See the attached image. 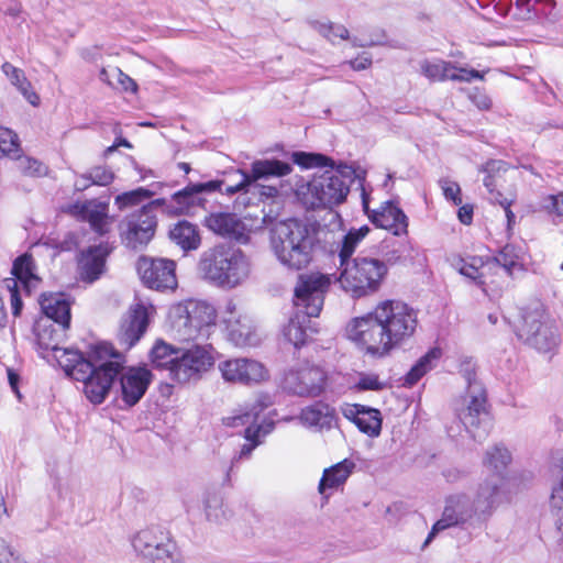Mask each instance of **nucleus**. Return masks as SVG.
<instances>
[{"label":"nucleus","instance_id":"obj_1","mask_svg":"<svg viewBox=\"0 0 563 563\" xmlns=\"http://www.w3.org/2000/svg\"><path fill=\"white\" fill-rule=\"evenodd\" d=\"M68 328L49 319H40L34 328L36 343L41 350L54 352V357L67 376L84 383V393L91 402L101 404L118 374L121 358L112 353V346L108 343L96 344L88 358L79 351L59 347Z\"/></svg>","mask_w":563,"mask_h":563},{"label":"nucleus","instance_id":"obj_2","mask_svg":"<svg viewBox=\"0 0 563 563\" xmlns=\"http://www.w3.org/2000/svg\"><path fill=\"white\" fill-rule=\"evenodd\" d=\"M354 178V168L341 163L332 170L314 176L310 181L296 176L294 190L297 199L307 209H331L345 201Z\"/></svg>","mask_w":563,"mask_h":563},{"label":"nucleus","instance_id":"obj_3","mask_svg":"<svg viewBox=\"0 0 563 563\" xmlns=\"http://www.w3.org/2000/svg\"><path fill=\"white\" fill-rule=\"evenodd\" d=\"M331 283L330 275L319 272L298 276L294 290V305L297 312L283 330L284 338L295 347L303 345L307 340L305 319L301 320L300 314L307 318L320 314L324 303V296Z\"/></svg>","mask_w":563,"mask_h":563},{"label":"nucleus","instance_id":"obj_4","mask_svg":"<svg viewBox=\"0 0 563 563\" xmlns=\"http://www.w3.org/2000/svg\"><path fill=\"white\" fill-rule=\"evenodd\" d=\"M198 269L208 283L233 289L249 278L251 262L240 249L221 243L202 252Z\"/></svg>","mask_w":563,"mask_h":563},{"label":"nucleus","instance_id":"obj_5","mask_svg":"<svg viewBox=\"0 0 563 563\" xmlns=\"http://www.w3.org/2000/svg\"><path fill=\"white\" fill-rule=\"evenodd\" d=\"M271 246L279 263L294 271L306 268L312 261L314 239L298 220L288 219L275 224Z\"/></svg>","mask_w":563,"mask_h":563},{"label":"nucleus","instance_id":"obj_6","mask_svg":"<svg viewBox=\"0 0 563 563\" xmlns=\"http://www.w3.org/2000/svg\"><path fill=\"white\" fill-rule=\"evenodd\" d=\"M388 274L385 261L360 254L350 261L341 263L338 278L341 288L352 298H363L376 294Z\"/></svg>","mask_w":563,"mask_h":563},{"label":"nucleus","instance_id":"obj_7","mask_svg":"<svg viewBox=\"0 0 563 563\" xmlns=\"http://www.w3.org/2000/svg\"><path fill=\"white\" fill-rule=\"evenodd\" d=\"M516 334L523 344L541 354H553L560 345V333L555 322L539 300L521 309Z\"/></svg>","mask_w":563,"mask_h":563},{"label":"nucleus","instance_id":"obj_8","mask_svg":"<svg viewBox=\"0 0 563 563\" xmlns=\"http://www.w3.org/2000/svg\"><path fill=\"white\" fill-rule=\"evenodd\" d=\"M494 492L495 488H488L486 483L479 485L474 500H471L465 494H455L448 497L442 517L433 525L423 545L429 544L438 532L464 523L476 515L488 512L497 501Z\"/></svg>","mask_w":563,"mask_h":563},{"label":"nucleus","instance_id":"obj_9","mask_svg":"<svg viewBox=\"0 0 563 563\" xmlns=\"http://www.w3.org/2000/svg\"><path fill=\"white\" fill-rule=\"evenodd\" d=\"M169 322L173 335L180 341L207 338L216 323V309L205 301L187 300L172 307Z\"/></svg>","mask_w":563,"mask_h":563},{"label":"nucleus","instance_id":"obj_10","mask_svg":"<svg viewBox=\"0 0 563 563\" xmlns=\"http://www.w3.org/2000/svg\"><path fill=\"white\" fill-rule=\"evenodd\" d=\"M376 318L382 323L391 351L409 340L418 327L417 311L400 300H383L376 305Z\"/></svg>","mask_w":563,"mask_h":563},{"label":"nucleus","instance_id":"obj_11","mask_svg":"<svg viewBox=\"0 0 563 563\" xmlns=\"http://www.w3.org/2000/svg\"><path fill=\"white\" fill-rule=\"evenodd\" d=\"M467 390L457 408V417L475 441H483L489 433L490 421L486 407V391L472 373H467Z\"/></svg>","mask_w":563,"mask_h":563},{"label":"nucleus","instance_id":"obj_12","mask_svg":"<svg viewBox=\"0 0 563 563\" xmlns=\"http://www.w3.org/2000/svg\"><path fill=\"white\" fill-rule=\"evenodd\" d=\"M131 544L145 563H176L178 560L175 541L167 531L156 526L137 531Z\"/></svg>","mask_w":563,"mask_h":563},{"label":"nucleus","instance_id":"obj_13","mask_svg":"<svg viewBox=\"0 0 563 563\" xmlns=\"http://www.w3.org/2000/svg\"><path fill=\"white\" fill-rule=\"evenodd\" d=\"M346 336L371 355L382 357L390 352L382 323L376 318V307L373 311L350 320Z\"/></svg>","mask_w":563,"mask_h":563},{"label":"nucleus","instance_id":"obj_14","mask_svg":"<svg viewBox=\"0 0 563 563\" xmlns=\"http://www.w3.org/2000/svg\"><path fill=\"white\" fill-rule=\"evenodd\" d=\"M327 385V373L309 362L298 363L287 369L282 382L283 388L299 397H318Z\"/></svg>","mask_w":563,"mask_h":563},{"label":"nucleus","instance_id":"obj_15","mask_svg":"<svg viewBox=\"0 0 563 563\" xmlns=\"http://www.w3.org/2000/svg\"><path fill=\"white\" fill-rule=\"evenodd\" d=\"M214 364L210 345L195 344L180 349L176 364L172 366L170 379L177 384L198 380Z\"/></svg>","mask_w":563,"mask_h":563},{"label":"nucleus","instance_id":"obj_16","mask_svg":"<svg viewBox=\"0 0 563 563\" xmlns=\"http://www.w3.org/2000/svg\"><path fill=\"white\" fill-rule=\"evenodd\" d=\"M163 203L162 199L142 207L139 211L125 217L120 225V236L128 247L136 250L145 246L154 236L156 219L152 214V205Z\"/></svg>","mask_w":563,"mask_h":563},{"label":"nucleus","instance_id":"obj_17","mask_svg":"<svg viewBox=\"0 0 563 563\" xmlns=\"http://www.w3.org/2000/svg\"><path fill=\"white\" fill-rule=\"evenodd\" d=\"M34 261L31 255L23 254L15 258L12 265V275L14 277L4 278L1 283V289L7 291L10 299L12 314L19 317L22 311V299L19 291L18 282H21L24 289L29 292L32 288L36 287L40 278L34 273Z\"/></svg>","mask_w":563,"mask_h":563},{"label":"nucleus","instance_id":"obj_18","mask_svg":"<svg viewBox=\"0 0 563 563\" xmlns=\"http://www.w3.org/2000/svg\"><path fill=\"white\" fill-rule=\"evenodd\" d=\"M176 263L168 258L142 257L137 263L139 275L148 288L175 289L177 286Z\"/></svg>","mask_w":563,"mask_h":563},{"label":"nucleus","instance_id":"obj_19","mask_svg":"<svg viewBox=\"0 0 563 563\" xmlns=\"http://www.w3.org/2000/svg\"><path fill=\"white\" fill-rule=\"evenodd\" d=\"M218 368L228 383L252 385L268 378V371L258 361L246 357L230 358L220 362Z\"/></svg>","mask_w":563,"mask_h":563},{"label":"nucleus","instance_id":"obj_20","mask_svg":"<svg viewBox=\"0 0 563 563\" xmlns=\"http://www.w3.org/2000/svg\"><path fill=\"white\" fill-rule=\"evenodd\" d=\"M479 172L486 174L483 179V184L489 194V199L490 201L498 203L505 210L507 224L510 229L516 221V216L510 209L511 205L516 200V192L510 191L507 194V196H504L497 189L500 186L503 174L506 172V164L503 161L492 159L483 165L479 168Z\"/></svg>","mask_w":563,"mask_h":563},{"label":"nucleus","instance_id":"obj_21","mask_svg":"<svg viewBox=\"0 0 563 563\" xmlns=\"http://www.w3.org/2000/svg\"><path fill=\"white\" fill-rule=\"evenodd\" d=\"M154 312L152 305L139 302L131 306L119 330V339L126 349L132 347L144 335Z\"/></svg>","mask_w":563,"mask_h":563},{"label":"nucleus","instance_id":"obj_22","mask_svg":"<svg viewBox=\"0 0 563 563\" xmlns=\"http://www.w3.org/2000/svg\"><path fill=\"white\" fill-rule=\"evenodd\" d=\"M112 353L119 355L121 358L120 368L118 371V374L113 378L121 374L120 388L122 400L128 406H134L141 400V398L145 394L152 380V373L146 367H131L122 373L124 360L122 355L114 352L113 349ZM113 380L114 379H112L111 385L113 384Z\"/></svg>","mask_w":563,"mask_h":563},{"label":"nucleus","instance_id":"obj_23","mask_svg":"<svg viewBox=\"0 0 563 563\" xmlns=\"http://www.w3.org/2000/svg\"><path fill=\"white\" fill-rule=\"evenodd\" d=\"M63 211L81 221H87L90 228L100 235L109 231L111 220L108 203L106 202L98 201L97 199L78 201L64 207Z\"/></svg>","mask_w":563,"mask_h":563},{"label":"nucleus","instance_id":"obj_24","mask_svg":"<svg viewBox=\"0 0 563 563\" xmlns=\"http://www.w3.org/2000/svg\"><path fill=\"white\" fill-rule=\"evenodd\" d=\"M223 323L229 340L236 346L253 345L256 338L251 319L232 301L225 306Z\"/></svg>","mask_w":563,"mask_h":563},{"label":"nucleus","instance_id":"obj_25","mask_svg":"<svg viewBox=\"0 0 563 563\" xmlns=\"http://www.w3.org/2000/svg\"><path fill=\"white\" fill-rule=\"evenodd\" d=\"M292 172V166L278 159H257L251 165V173L241 172V180L234 186L227 189L233 194L241 191L252 183L269 177H284Z\"/></svg>","mask_w":563,"mask_h":563},{"label":"nucleus","instance_id":"obj_26","mask_svg":"<svg viewBox=\"0 0 563 563\" xmlns=\"http://www.w3.org/2000/svg\"><path fill=\"white\" fill-rule=\"evenodd\" d=\"M511 462V454L507 448L497 444L489 448L484 455L483 464L490 473L482 484H488V488H495L494 496L498 498L504 486L506 468Z\"/></svg>","mask_w":563,"mask_h":563},{"label":"nucleus","instance_id":"obj_27","mask_svg":"<svg viewBox=\"0 0 563 563\" xmlns=\"http://www.w3.org/2000/svg\"><path fill=\"white\" fill-rule=\"evenodd\" d=\"M205 225L218 235L246 242L249 231L244 222L234 213L214 212L205 219Z\"/></svg>","mask_w":563,"mask_h":563},{"label":"nucleus","instance_id":"obj_28","mask_svg":"<svg viewBox=\"0 0 563 563\" xmlns=\"http://www.w3.org/2000/svg\"><path fill=\"white\" fill-rule=\"evenodd\" d=\"M111 249L107 243L89 246L78 257V272L82 280L92 283L104 272L106 260Z\"/></svg>","mask_w":563,"mask_h":563},{"label":"nucleus","instance_id":"obj_29","mask_svg":"<svg viewBox=\"0 0 563 563\" xmlns=\"http://www.w3.org/2000/svg\"><path fill=\"white\" fill-rule=\"evenodd\" d=\"M369 219L376 227L388 230L394 235L408 233V218L393 201H386L378 210H373Z\"/></svg>","mask_w":563,"mask_h":563},{"label":"nucleus","instance_id":"obj_30","mask_svg":"<svg viewBox=\"0 0 563 563\" xmlns=\"http://www.w3.org/2000/svg\"><path fill=\"white\" fill-rule=\"evenodd\" d=\"M343 415L368 437L376 438L380 434L383 419L378 409L354 404L347 406Z\"/></svg>","mask_w":563,"mask_h":563},{"label":"nucleus","instance_id":"obj_31","mask_svg":"<svg viewBox=\"0 0 563 563\" xmlns=\"http://www.w3.org/2000/svg\"><path fill=\"white\" fill-rule=\"evenodd\" d=\"M222 181L210 180L207 183L192 184L176 192L172 201L176 203L177 213H189L191 208L202 206L205 200L200 197L202 192H214L220 190Z\"/></svg>","mask_w":563,"mask_h":563},{"label":"nucleus","instance_id":"obj_32","mask_svg":"<svg viewBox=\"0 0 563 563\" xmlns=\"http://www.w3.org/2000/svg\"><path fill=\"white\" fill-rule=\"evenodd\" d=\"M299 419L309 428L329 430L335 424V410L329 405L318 401L303 408Z\"/></svg>","mask_w":563,"mask_h":563},{"label":"nucleus","instance_id":"obj_33","mask_svg":"<svg viewBox=\"0 0 563 563\" xmlns=\"http://www.w3.org/2000/svg\"><path fill=\"white\" fill-rule=\"evenodd\" d=\"M41 308L45 314L43 319H49L52 322L69 327L70 305L60 294L42 295Z\"/></svg>","mask_w":563,"mask_h":563},{"label":"nucleus","instance_id":"obj_34","mask_svg":"<svg viewBox=\"0 0 563 563\" xmlns=\"http://www.w3.org/2000/svg\"><path fill=\"white\" fill-rule=\"evenodd\" d=\"M355 468V463L345 459L323 471L319 482L318 492L324 494L327 489H335L342 486Z\"/></svg>","mask_w":563,"mask_h":563},{"label":"nucleus","instance_id":"obj_35","mask_svg":"<svg viewBox=\"0 0 563 563\" xmlns=\"http://www.w3.org/2000/svg\"><path fill=\"white\" fill-rule=\"evenodd\" d=\"M179 351L180 347H176L162 339H157L150 351V362L154 368L166 371L170 378L172 366L176 364Z\"/></svg>","mask_w":563,"mask_h":563},{"label":"nucleus","instance_id":"obj_36","mask_svg":"<svg viewBox=\"0 0 563 563\" xmlns=\"http://www.w3.org/2000/svg\"><path fill=\"white\" fill-rule=\"evenodd\" d=\"M488 264H495L492 273L503 272L509 277L522 271L521 253L518 247L511 244L504 246Z\"/></svg>","mask_w":563,"mask_h":563},{"label":"nucleus","instance_id":"obj_37","mask_svg":"<svg viewBox=\"0 0 563 563\" xmlns=\"http://www.w3.org/2000/svg\"><path fill=\"white\" fill-rule=\"evenodd\" d=\"M169 236L184 251L197 250L201 242L197 228L187 221L175 224Z\"/></svg>","mask_w":563,"mask_h":563},{"label":"nucleus","instance_id":"obj_38","mask_svg":"<svg viewBox=\"0 0 563 563\" xmlns=\"http://www.w3.org/2000/svg\"><path fill=\"white\" fill-rule=\"evenodd\" d=\"M2 71L9 78L10 82L23 95V97L32 106H38L40 97L32 89V85L29 81V79L25 77V74L22 69L13 66L10 63H4L2 65Z\"/></svg>","mask_w":563,"mask_h":563},{"label":"nucleus","instance_id":"obj_39","mask_svg":"<svg viewBox=\"0 0 563 563\" xmlns=\"http://www.w3.org/2000/svg\"><path fill=\"white\" fill-rule=\"evenodd\" d=\"M99 78L113 89L135 93L137 84L130 76L124 74L119 67L111 66L102 68Z\"/></svg>","mask_w":563,"mask_h":563},{"label":"nucleus","instance_id":"obj_40","mask_svg":"<svg viewBox=\"0 0 563 563\" xmlns=\"http://www.w3.org/2000/svg\"><path fill=\"white\" fill-rule=\"evenodd\" d=\"M441 355L442 351L440 347L430 349L408 372L405 377V383L409 386L415 385L422 376L434 367Z\"/></svg>","mask_w":563,"mask_h":563},{"label":"nucleus","instance_id":"obj_41","mask_svg":"<svg viewBox=\"0 0 563 563\" xmlns=\"http://www.w3.org/2000/svg\"><path fill=\"white\" fill-rule=\"evenodd\" d=\"M495 264H488L487 262H483L481 258L473 257L471 262H464L460 268V273L473 279L477 285H479L483 291H487V277L494 269Z\"/></svg>","mask_w":563,"mask_h":563},{"label":"nucleus","instance_id":"obj_42","mask_svg":"<svg viewBox=\"0 0 563 563\" xmlns=\"http://www.w3.org/2000/svg\"><path fill=\"white\" fill-rule=\"evenodd\" d=\"M452 70V63L443 59H424L420 63V71L432 81L449 80V74Z\"/></svg>","mask_w":563,"mask_h":563},{"label":"nucleus","instance_id":"obj_43","mask_svg":"<svg viewBox=\"0 0 563 563\" xmlns=\"http://www.w3.org/2000/svg\"><path fill=\"white\" fill-rule=\"evenodd\" d=\"M368 232L369 228L367 225H362L358 229H351L344 235L342 246L339 253L340 263L351 260V255L354 253L360 242L368 234Z\"/></svg>","mask_w":563,"mask_h":563},{"label":"nucleus","instance_id":"obj_44","mask_svg":"<svg viewBox=\"0 0 563 563\" xmlns=\"http://www.w3.org/2000/svg\"><path fill=\"white\" fill-rule=\"evenodd\" d=\"M292 162L302 168H317V167H335L332 158L320 153L294 152L291 154Z\"/></svg>","mask_w":563,"mask_h":563},{"label":"nucleus","instance_id":"obj_45","mask_svg":"<svg viewBox=\"0 0 563 563\" xmlns=\"http://www.w3.org/2000/svg\"><path fill=\"white\" fill-rule=\"evenodd\" d=\"M273 428V422L247 427L245 430V439L249 441V443L242 446L240 457L250 456L252 451L261 443L260 438L268 434Z\"/></svg>","mask_w":563,"mask_h":563},{"label":"nucleus","instance_id":"obj_46","mask_svg":"<svg viewBox=\"0 0 563 563\" xmlns=\"http://www.w3.org/2000/svg\"><path fill=\"white\" fill-rule=\"evenodd\" d=\"M153 195L154 192L148 189L136 188L134 190L118 195L114 198V203L119 210H124L126 208L142 203L144 200L150 199Z\"/></svg>","mask_w":563,"mask_h":563},{"label":"nucleus","instance_id":"obj_47","mask_svg":"<svg viewBox=\"0 0 563 563\" xmlns=\"http://www.w3.org/2000/svg\"><path fill=\"white\" fill-rule=\"evenodd\" d=\"M203 505L208 520L219 522L224 518L223 499L219 493H206Z\"/></svg>","mask_w":563,"mask_h":563},{"label":"nucleus","instance_id":"obj_48","mask_svg":"<svg viewBox=\"0 0 563 563\" xmlns=\"http://www.w3.org/2000/svg\"><path fill=\"white\" fill-rule=\"evenodd\" d=\"M0 151L11 158L19 157L21 153L18 134L8 128H0Z\"/></svg>","mask_w":563,"mask_h":563},{"label":"nucleus","instance_id":"obj_49","mask_svg":"<svg viewBox=\"0 0 563 563\" xmlns=\"http://www.w3.org/2000/svg\"><path fill=\"white\" fill-rule=\"evenodd\" d=\"M13 159L18 161V168L25 176L40 177L47 173V167L35 158L21 156V153H19V157Z\"/></svg>","mask_w":563,"mask_h":563},{"label":"nucleus","instance_id":"obj_50","mask_svg":"<svg viewBox=\"0 0 563 563\" xmlns=\"http://www.w3.org/2000/svg\"><path fill=\"white\" fill-rule=\"evenodd\" d=\"M313 27L327 40L334 42L335 38L347 40L349 30L341 24L328 22H314Z\"/></svg>","mask_w":563,"mask_h":563},{"label":"nucleus","instance_id":"obj_51","mask_svg":"<svg viewBox=\"0 0 563 563\" xmlns=\"http://www.w3.org/2000/svg\"><path fill=\"white\" fill-rule=\"evenodd\" d=\"M484 74L475 69H466L462 67H457L454 64H452V70H450L449 74V80L454 81H465L470 82L473 79H484Z\"/></svg>","mask_w":563,"mask_h":563},{"label":"nucleus","instance_id":"obj_52","mask_svg":"<svg viewBox=\"0 0 563 563\" xmlns=\"http://www.w3.org/2000/svg\"><path fill=\"white\" fill-rule=\"evenodd\" d=\"M88 173L91 183L96 186H108L114 179V173L106 166L92 167Z\"/></svg>","mask_w":563,"mask_h":563},{"label":"nucleus","instance_id":"obj_53","mask_svg":"<svg viewBox=\"0 0 563 563\" xmlns=\"http://www.w3.org/2000/svg\"><path fill=\"white\" fill-rule=\"evenodd\" d=\"M0 563H27L5 540L0 539Z\"/></svg>","mask_w":563,"mask_h":563},{"label":"nucleus","instance_id":"obj_54","mask_svg":"<svg viewBox=\"0 0 563 563\" xmlns=\"http://www.w3.org/2000/svg\"><path fill=\"white\" fill-rule=\"evenodd\" d=\"M440 186L448 200L453 201L455 206H460L462 203L461 188L457 183L450 179H441Z\"/></svg>","mask_w":563,"mask_h":563},{"label":"nucleus","instance_id":"obj_55","mask_svg":"<svg viewBox=\"0 0 563 563\" xmlns=\"http://www.w3.org/2000/svg\"><path fill=\"white\" fill-rule=\"evenodd\" d=\"M543 209L551 214H556L558 217L563 216V194L559 192L556 195H549L543 199Z\"/></svg>","mask_w":563,"mask_h":563},{"label":"nucleus","instance_id":"obj_56","mask_svg":"<svg viewBox=\"0 0 563 563\" xmlns=\"http://www.w3.org/2000/svg\"><path fill=\"white\" fill-rule=\"evenodd\" d=\"M355 386L360 390H380L385 385L375 374H362Z\"/></svg>","mask_w":563,"mask_h":563},{"label":"nucleus","instance_id":"obj_57","mask_svg":"<svg viewBox=\"0 0 563 563\" xmlns=\"http://www.w3.org/2000/svg\"><path fill=\"white\" fill-rule=\"evenodd\" d=\"M507 276L503 272H498L497 274L490 273L487 277V291H484L486 295H495L498 292L504 285V277Z\"/></svg>","mask_w":563,"mask_h":563},{"label":"nucleus","instance_id":"obj_58","mask_svg":"<svg viewBox=\"0 0 563 563\" xmlns=\"http://www.w3.org/2000/svg\"><path fill=\"white\" fill-rule=\"evenodd\" d=\"M350 65L354 70H364L372 65V58L364 53L355 59L350 60Z\"/></svg>","mask_w":563,"mask_h":563},{"label":"nucleus","instance_id":"obj_59","mask_svg":"<svg viewBox=\"0 0 563 563\" xmlns=\"http://www.w3.org/2000/svg\"><path fill=\"white\" fill-rule=\"evenodd\" d=\"M536 5V10L543 11L544 14L551 15L553 19L556 18V14L553 13V10L555 9L554 0H537Z\"/></svg>","mask_w":563,"mask_h":563},{"label":"nucleus","instance_id":"obj_60","mask_svg":"<svg viewBox=\"0 0 563 563\" xmlns=\"http://www.w3.org/2000/svg\"><path fill=\"white\" fill-rule=\"evenodd\" d=\"M457 217L463 224H470L473 219V207L471 205L460 207Z\"/></svg>","mask_w":563,"mask_h":563},{"label":"nucleus","instance_id":"obj_61","mask_svg":"<svg viewBox=\"0 0 563 563\" xmlns=\"http://www.w3.org/2000/svg\"><path fill=\"white\" fill-rule=\"evenodd\" d=\"M256 417H257V412L256 413L246 412L241 416H234V417L228 418V424L232 426V427L241 426V424L249 422L251 418H256Z\"/></svg>","mask_w":563,"mask_h":563},{"label":"nucleus","instance_id":"obj_62","mask_svg":"<svg viewBox=\"0 0 563 563\" xmlns=\"http://www.w3.org/2000/svg\"><path fill=\"white\" fill-rule=\"evenodd\" d=\"M91 178L89 177V173L80 175L74 186L76 190L82 191L87 189L88 187L92 186Z\"/></svg>","mask_w":563,"mask_h":563},{"label":"nucleus","instance_id":"obj_63","mask_svg":"<svg viewBox=\"0 0 563 563\" xmlns=\"http://www.w3.org/2000/svg\"><path fill=\"white\" fill-rule=\"evenodd\" d=\"M554 515L556 517L555 525L558 531L562 534L561 545L563 547V508L562 509H553Z\"/></svg>","mask_w":563,"mask_h":563},{"label":"nucleus","instance_id":"obj_64","mask_svg":"<svg viewBox=\"0 0 563 563\" xmlns=\"http://www.w3.org/2000/svg\"><path fill=\"white\" fill-rule=\"evenodd\" d=\"M474 102L482 110H487L492 106V100L487 96H484V95L474 99Z\"/></svg>","mask_w":563,"mask_h":563}]
</instances>
